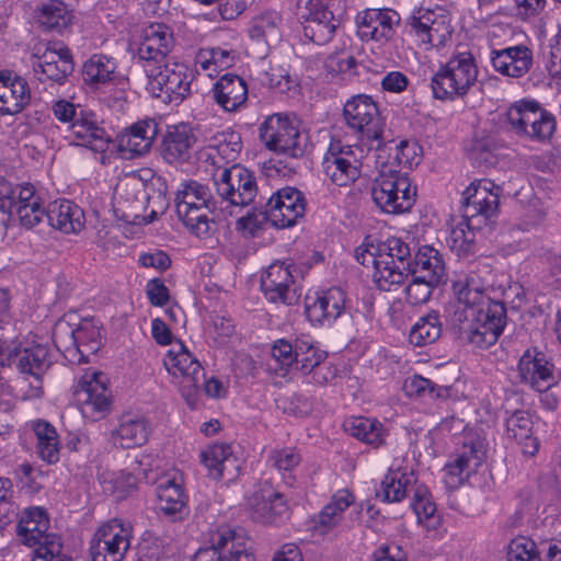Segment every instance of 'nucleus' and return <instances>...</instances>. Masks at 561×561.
<instances>
[{
  "instance_id": "obj_11",
  "label": "nucleus",
  "mask_w": 561,
  "mask_h": 561,
  "mask_svg": "<svg viewBox=\"0 0 561 561\" xmlns=\"http://www.w3.org/2000/svg\"><path fill=\"white\" fill-rule=\"evenodd\" d=\"M13 345L15 350L12 354L0 356V362L14 363L22 374L34 377L35 383H31L28 390L23 392V399L41 398L43 394L41 376L51 363L48 345L37 337L26 339L20 344L14 340Z\"/></svg>"
},
{
  "instance_id": "obj_20",
  "label": "nucleus",
  "mask_w": 561,
  "mask_h": 561,
  "mask_svg": "<svg viewBox=\"0 0 561 561\" xmlns=\"http://www.w3.org/2000/svg\"><path fill=\"white\" fill-rule=\"evenodd\" d=\"M485 459L484 444L471 440L459 448L450 460L444 466L443 481L447 489L457 490L474 474Z\"/></svg>"
},
{
  "instance_id": "obj_35",
  "label": "nucleus",
  "mask_w": 561,
  "mask_h": 561,
  "mask_svg": "<svg viewBox=\"0 0 561 561\" xmlns=\"http://www.w3.org/2000/svg\"><path fill=\"white\" fill-rule=\"evenodd\" d=\"M403 459H394L388 473L385 476L378 496L385 502H401L415 483L412 468L403 466Z\"/></svg>"
},
{
  "instance_id": "obj_43",
  "label": "nucleus",
  "mask_w": 561,
  "mask_h": 561,
  "mask_svg": "<svg viewBox=\"0 0 561 561\" xmlns=\"http://www.w3.org/2000/svg\"><path fill=\"white\" fill-rule=\"evenodd\" d=\"M151 433L150 423L142 416H125L112 437L115 444L123 448L144 445Z\"/></svg>"
},
{
  "instance_id": "obj_33",
  "label": "nucleus",
  "mask_w": 561,
  "mask_h": 561,
  "mask_svg": "<svg viewBox=\"0 0 561 561\" xmlns=\"http://www.w3.org/2000/svg\"><path fill=\"white\" fill-rule=\"evenodd\" d=\"M252 517L263 524H277L288 517L284 496L272 485H263L249 500Z\"/></svg>"
},
{
  "instance_id": "obj_50",
  "label": "nucleus",
  "mask_w": 561,
  "mask_h": 561,
  "mask_svg": "<svg viewBox=\"0 0 561 561\" xmlns=\"http://www.w3.org/2000/svg\"><path fill=\"white\" fill-rule=\"evenodd\" d=\"M473 219L462 218L455 222L449 230L447 243L458 255H467L473 251L476 230L482 226H474Z\"/></svg>"
},
{
  "instance_id": "obj_24",
  "label": "nucleus",
  "mask_w": 561,
  "mask_h": 561,
  "mask_svg": "<svg viewBox=\"0 0 561 561\" xmlns=\"http://www.w3.org/2000/svg\"><path fill=\"white\" fill-rule=\"evenodd\" d=\"M344 117L347 125L366 135L368 139H378L382 131V122L376 101L368 94L352 96L344 104Z\"/></svg>"
},
{
  "instance_id": "obj_34",
  "label": "nucleus",
  "mask_w": 561,
  "mask_h": 561,
  "mask_svg": "<svg viewBox=\"0 0 561 561\" xmlns=\"http://www.w3.org/2000/svg\"><path fill=\"white\" fill-rule=\"evenodd\" d=\"M65 139L73 146L90 148L95 152H104L110 142V137L105 130L100 127L92 115L83 114L73 121L66 128Z\"/></svg>"
},
{
  "instance_id": "obj_23",
  "label": "nucleus",
  "mask_w": 561,
  "mask_h": 561,
  "mask_svg": "<svg viewBox=\"0 0 561 561\" xmlns=\"http://www.w3.org/2000/svg\"><path fill=\"white\" fill-rule=\"evenodd\" d=\"M306 211L304 194L296 187L286 186L276 191L265 207L266 219L276 228L294 226Z\"/></svg>"
},
{
  "instance_id": "obj_40",
  "label": "nucleus",
  "mask_w": 561,
  "mask_h": 561,
  "mask_svg": "<svg viewBox=\"0 0 561 561\" xmlns=\"http://www.w3.org/2000/svg\"><path fill=\"white\" fill-rule=\"evenodd\" d=\"M49 225L64 233H78L84 227L83 210L68 199L55 201L47 209Z\"/></svg>"
},
{
  "instance_id": "obj_8",
  "label": "nucleus",
  "mask_w": 561,
  "mask_h": 561,
  "mask_svg": "<svg viewBox=\"0 0 561 561\" xmlns=\"http://www.w3.org/2000/svg\"><path fill=\"white\" fill-rule=\"evenodd\" d=\"M146 89L154 98L180 103L191 93L194 78L190 67L180 61L168 60L157 66H145Z\"/></svg>"
},
{
  "instance_id": "obj_44",
  "label": "nucleus",
  "mask_w": 561,
  "mask_h": 561,
  "mask_svg": "<svg viewBox=\"0 0 561 561\" xmlns=\"http://www.w3.org/2000/svg\"><path fill=\"white\" fill-rule=\"evenodd\" d=\"M412 273L425 277L430 283L440 284L446 278L443 255L431 245L421 247L414 256Z\"/></svg>"
},
{
  "instance_id": "obj_56",
  "label": "nucleus",
  "mask_w": 561,
  "mask_h": 561,
  "mask_svg": "<svg viewBox=\"0 0 561 561\" xmlns=\"http://www.w3.org/2000/svg\"><path fill=\"white\" fill-rule=\"evenodd\" d=\"M98 480L104 493L117 499L125 497L136 485V478L125 471L102 469L98 474Z\"/></svg>"
},
{
  "instance_id": "obj_17",
  "label": "nucleus",
  "mask_w": 561,
  "mask_h": 561,
  "mask_svg": "<svg viewBox=\"0 0 561 561\" xmlns=\"http://www.w3.org/2000/svg\"><path fill=\"white\" fill-rule=\"evenodd\" d=\"M56 347L67 356L79 362H87L89 354H94L101 345V329L94 320H83L77 329H71L66 322L58 323L54 331Z\"/></svg>"
},
{
  "instance_id": "obj_26",
  "label": "nucleus",
  "mask_w": 561,
  "mask_h": 561,
  "mask_svg": "<svg viewBox=\"0 0 561 561\" xmlns=\"http://www.w3.org/2000/svg\"><path fill=\"white\" fill-rule=\"evenodd\" d=\"M400 18L390 9H366L356 16L357 35L363 41L387 43L394 34Z\"/></svg>"
},
{
  "instance_id": "obj_55",
  "label": "nucleus",
  "mask_w": 561,
  "mask_h": 561,
  "mask_svg": "<svg viewBox=\"0 0 561 561\" xmlns=\"http://www.w3.org/2000/svg\"><path fill=\"white\" fill-rule=\"evenodd\" d=\"M11 296L8 289L0 288V356L11 355L15 350V328L10 313Z\"/></svg>"
},
{
  "instance_id": "obj_18",
  "label": "nucleus",
  "mask_w": 561,
  "mask_h": 561,
  "mask_svg": "<svg viewBox=\"0 0 561 561\" xmlns=\"http://www.w3.org/2000/svg\"><path fill=\"white\" fill-rule=\"evenodd\" d=\"M214 184L218 196L236 207L249 205L257 192L253 173L240 164L218 169L214 174Z\"/></svg>"
},
{
  "instance_id": "obj_53",
  "label": "nucleus",
  "mask_w": 561,
  "mask_h": 561,
  "mask_svg": "<svg viewBox=\"0 0 561 561\" xmlns=\"http://www.w3.org/2000/svg\"><path fill=\"white\" fill-rule=\"evenodd\" d=\"M158 507L165 515L181 513L185 505V495L181 483L175 479L161 481L157 488Z\"/></svg>"
},
{
  "instance_id": "obj_28",
  "label": "nucleus",
  "mask_w": 561,
  "mask_h": 561,
  "mask_svg": "<svg viewBox=\"0 0 561 561\" xmlns=\"http://www.w3.org/2000/svg\"><path fill=\"white\" fill-rule=\"evenodd\" d=\"M346 296L339 287H332L306 298V316L314 325L332 324L345 310Z\"/></svg>"
},
{
  "instance_id": "obj_22",
  "label": "nucleus",
  "mask_w": 561,
  "mask_h": 561,
  "mask_svg": "<svg viewBox=\"0 0 561 561\" xmlns=\"http://www.w3.org/2000/svg\"><path fill=\"white\" fill-rule=\"evenodd\" d=\"M32 67L39 81L62 83L73 71V60L67 46L61 43H49L43 51L36 48Z\"/></svg>"
},
{
  "instance_id": "obj_42",
  "label": "nucleus",
  "mask_w": 561,
  "mask_h": 561,
  "mask_svg": "<svg viewBox=\"0 0 561 561\" xmlns=\"http://www.w3.org/2000/svg\"><path fill=\"white\" fill-rule=\"evenodd\" d=\"M534 421L526 411H515L506 419L507 436L516 440L525 455L534 456L539 448V442L533 436Z\"/></svg>"
},
{
  "instance_id": "obj_1",
  "label": "nucleus",
  "mask_w": 561,
  "mask_h": 561,
  "mask_svg": "<svg viewBox=\"0 0 561 561\" xmlns=\"http://www.w3.org/2000/svg\"><path fill=\"white\" fill-rule=\"evenodd\" d=\"M505 324V307L496 300H488L485 306L478 309L456 311L454 316L459 337L480 348L493 345Z\"/></svg>"
},
{
  "instance_id": "obj_46",
  "label": "nucleus",
  "mask_w": 561,
  "mask_h": 561,
  "mask_svg": "<svg viewBox=\"0 0 561 561\" xmlns=\"http://www.w3.org/2000/svg\"><path fill=\"white\" fill-rule=\"evenodd\" d=\"M201 461L208 470V476L215 480L222 479L230 468H238L231 446L227 444L208 446L201 453Z\"/></svg>"
},
{
  "instance_id": "obj_59",
  "label": "nucleus",
  "mask_w": 561,
  "mask_h": 561,
  "mask_svg": "<svg viewBox=\"0 0 561 561\" xmlns=\"http://www.w3.org/2000/svg\"><path fill=\"white\" fill-rule=\"evenodd\" d=\"M402 390L409 398L416 399L439 398L444 391L442 388H436L430 379L420 375L405 378Z\"/></svg>"
},
{
  "instance_id": "obj_64",
  "label": "nucleus",
  "mask_w": 561,
  "mask_h": 561,
  "mask_svg": "<svg viewBox=\"0 0 561 561\" xmlns=\"http://www.w3.org/2000/svg\"><path fill=\"white\" fill-rule=\"evenodd\" d=\"M422 158V148L415 141L402 140L397 146L394 159L399 165L411 169L417 165Z\"/></svg>"
},
{
  "instance_id": "obj_27",
  "label": "nucleus",
  "mask_w": 561,
  "mask_h": 561,
  "mask_svg": "<svg viewBox=\"0 0 561 561\" xmlns=\"http://www.w3.org/2000/svg\"><path fill=\"white\" fill-rule=\"evenodd\" d=\"M174 37L169 26L161 23H152L142 31L141 42L138 47V57L146 65L157 66L165 61L172 50Z\"/></svg>"
},
{
  "instance_id": "obj_45",
  "label": "nucleus",
  "mask_w": 561,
  "mask_h": 561,
  "mask_svg": "<svg viewBox=\"0 0 561 561\" xmlns=\"http://www.w3.org/2000/svg\"><path fill=\"white\" fill-rule=\"evenodd\" d=\"M355 502V496L346 489L339 490L318 514L316 529L325 534L335 527L342 519L343 513Z\"/></svg>"
},
{
  "instance_id": "obj_63",
  "label": "nucleus",
  "mask_w": 561,
  "mask_h": 561,
  "mask_svg": "<svg viewBox=\"0 0 561 561\" xmlns=\"http://www.w3.org/2000/svg\"><path fill=\"white\" fill-rule=\"evenodd\" d=\"M507 561H541L533 540L526 537L513 539L507 548Z\"/></svg>"
},
{
  "instance_id": "obj_37",
  "label": "nucleus",
  "mask_w": 561,
  "mask_h": 561,
  "mask_svg": "<svg viewBox=\"0 0 561 561\" xmlns=\"http://www.w3.org/2000/svg\"><path fill=\"white\" fill-rule=\"evenodd\" d=\"M215 102L226 112H237L245 105L248 87L242 78L236 75L222 76L211 89Z\"/></svg>"
},
{
  "instance_id": "obj_57",
  "label": "nucleus",
  "mask_w": 561,
  "mask_h": 561,
  "mask_svg": "<svg viewBox=\"0 0 561 561\" xmlns=\"http://www.w3.org/2000/svg\"><path fill=\"white\" fill-rule=\"evenodd\" d=\"M442 333V324L436 312L420 318L411 328L409 340L415 346L434 343Z\"/></svg>"
},
{
  "instance_id": "obj_41",
  "label": "nucleus",
  "mask_w": 561,
  "mask_h": 561,
  "mask_svg": "<svg viewBox=\"0 0 561 561\" xmlns=\"http://www.w3.org/2000/svg\"><path fill=\"white\" fill-rule=\"evenodd\" d=\"M36 438V454L46 463L54 465L60 459V438L56 427L45 420H33L28 423Z\"/></svg>"
},
{
  "instance_id": "obj_51",
  "label": "nucleus",
  "mask_w": 561,
  "mask_h": 561,
  "mask_svg": "<svg viewBox=\"0 0 561 561\" xmlns=\"http://www.w3.org/2000/svg\"><path fill=\"white\" fill-rule=\"evenodd\" d=\"M116 61L103 54L92 55L82 67L83 80L90 84H103L114 79Z\"/></svg>"
},
{
  "instance_id": "obj_48",
  "label": "nucleus",
  "mask_w": 561,
  "mask_h": 561,
  "mask_svg": "<svg viewBox=\"0 0 561 561\" xmlns=\"http://www.w3.org/2000/svg\"><path fill=\"white\" fill-rule=\"evenodd\" d=\"M344 427L352 436L374 447H379L385 442L386 431L376 419L352 416L344 423Z\"/></svg>"
},
{
  "instance_id": "obj_54",
  "label": "nucleus",
  "mask_w": 561,
  "mask_h": 561,
  "mask_svg": "<svg viewBox=\"0 0 561 561\" xmlns=\"http://www.w3.org/2000/svg\"><path fill=\"white\" fill-rule=\"evenodd\" d=\"M412 508L416 515L419 524L427 530H436L442 523V518L436 511L428 491L423 486H417L414 492Z\"/></svg>"
},
{
  "instance_id": "obj_39",
  "label": "nucleus",
  "mask_w": 561,
  "mask_h": 561,
  "mask_svg": "<svg viewBox=\"0 0 561 561\" xmlns=\"http://www.w3.org/2000/svg\"><path fill=\"white\" fill-rule=\"evenodd\" d=\"M196 138L186 124L169 127L162 141V156L169 163L183 162L190 159Z\"/></svg>"
},
{
  "instance_id": "obj_25",
  "label": "nucleus",
  "mask_w": 561,
  "mask_h": 561,
  "mask_svg": "<svg viewBox=\"0 0 561 561\" xmlns=\"http://www.w3.org/2000/svg\"><path fill=\"white\" fill-rule=\"evenodd\" d=\"M373 250H375L373 243H365L356 249L355 257L362 265H373V278L378 288L389 291L403 284L409 276L408 267L387 261V255L378 256Z\"/></svg>"
},
{
  "instance_id": "obj_16",
  "label": "nucleus",
  "mask_w": 561,
  "mask_h": 561,
  "mask_svg": "<svg viewBox=\"0 0 561 561\" xmlns=\"http://www.w3.org/2000/svg\"><path fill=\"white\" fill-rule=\"evenodd\" d=\"M133 527L119 518L103 523L95 530L90 551L92 561H123L130 548Z\"/></svg>"
},
{
  "instance_id": "obj_4",
  "label": "nucleus",
  "mask_w": 561,
  "mask_h": 561,
  "mask_svg": "<svg viewBox=\"0 0 561 561\" xmlns=\"http://www.w3.org/2000/svg\"><path fill=\"white\" fill-rule=\"evenodd\" d=\"M371 197L376 206L386 214L409 211L415 203L416 187L410 178L391 168H383L374 180Z\"/></svg>"
},
{
  "instance_id": "obj_19",
  "label": "nucleus",
  "mask_w": 561,
  "mask_h": 561,
  "mask_svg": "<svg viewBox=\"0 0 561 561\" xmlns=\"http://www.w3.org/2000/svg\"><path fill=\"white\" fill-rule=\"evenodd\" d=\"M501 192L489 179L472 182L462 193L465 217L477 221L474 226H485L497 215Z\"/></svg>"
},
{
  "instance_id": "obj_32",
  "label": "nucleus",
  "mask_w": 561,
  "mask_h": 561,
  "mask_svg": "<svg viewBox=\"0 0 561 561\" xmlns=\"http://www.w3.org/2000/svg\"><path fill=\"white\" fill-rule=\"evenodd\" d=\"M518 374L523 382L536 391L549 390L557 383L553 365L537 350H527L519 359Z\"/></svg>"
},
{
  "instance_id": "obj_2",
  "label": "nucleus",
  "mask_w": 561,
  "mask_h": 561,
  "mask_svg": "<svg viewBox=\"0 0 561 561\" xmlns=\"http://www.w3.org/2000/svg\"><path fill=\"white\" fill-rule=\"evenodd\" d=\"M478 68L468 51L453 56L434 73L431 81L433 95L437 100H455L466 95L474 85Z\"/></svg>"
},
{
  "instance_id": "obj_38",
  "label": "nucleus",
  "mask_w": 561,
  "mask_h": 561,
  "mask_svg": "<svg viewBox=\"0 0 561 561\" xmlns=\"http://www.w3.org/2000/svg\"><path fill=\"white\" fill-rule=\"evenodd\" d=\"M30 90L25 80L11 72L0 73V113H20L30 101Z\"/></svg>"
},
{
  "instance_id": "obj_61",
  "label": "nucleus",
  "mask_w": 561,
  "mask_h": 561,
  "mask_svg": "<svg viewBox=\"0 0 561 561\" xmlns=\"http://www.w3.org/2000/svg\"><path fill=\"white\" fill-rule=\"evenodd\" d=\"M374 251L378 256L387 255V261L396 262L397 264L403 265L405 267L409 266L408 259L410 257V248L399 238H389L379 247L375 245Z\"/></svg>"
},
{
  "instance_id": "obj_14",
  "label": "nucleus",
  "mask_w": 561,
  "mask_h": 561,
  "mask_svg": "<svg viewBox=\"0 0 561 561\" xmlns=\"http://www.w3.org/2000/svg\"><path fill=\"white\" fill-rule=\"evenodd\" d=\"M343 4V0H298L305 35L319 45L328 43L340 24Z\"/></svg>"
},
{
  "instance_id": "obj_5",
  "label": "nucleus",
  "mask_w": 561,
  "mask_h": 561,
  "mask_svg": "<svg viewBox=\"0 0 561 561\" xmlns=\"http://www.w3.org/2000/svg\"><path fill=\"white\" fill-rule=\"evenodd\" d=\"M211 194L209 188L195 181L182 182L175 193V208L179 218L197 237L206 236L211 226Z\"/></svg>"
},
{
  "instance_id": "obj_58",
  "label": "nucleus",
  "mask_w": 561,
  "mask_h": 561,
  "mask_svg": "<svg viewBox=\"0 0 561 561\" xmlns=\"http://www.w3.org/2000/svg\"><path fill=\"white\" fill-rule=\"evenodd\" d=\"M301 456L299 451L293 447H283L274 449L270 453L267 462L274 467L284 477L288 473V478L293 479L294 470L299 466Z\"/></svg>"
},
{
  "instance_id": "obj_62",
  "label": "nucleus",
  "mask_w": 561,
  "mask_h": 561,
  "mask_svg": "<svg viewBox=\"0 0 561 561\" xmlns=\"http://www.w3.org/2000/svg\"><path fill=\"white\" fill-rule=\"evenodd\" d=\"M438 285V283H430L425 277L412 273V279L404 289L407 300L411 305L425 304L428 301L433 288Z\"/></svg>"
},
{
  "instance_id": "obj_9",
  "label": "nucleus",
  "mask_w": 561,
  "mask_h": 561,
  "mask_svg": "<svg viewBox=\"0 0 561 561\" xmlns=\"http://www.w3.org/2000/svg\"><path fill=\"white\" fill-rule=\"evenodd\" d=\"M259 136L266 149L290 158L302 157L309 148L307 133L286 115L273 114L259 127Z\"/></svg>"
},
{
  "instance_id": "obj_6",
  "label": "nucleus",
  "mask_w": 561,
  "mask_h": 561,
  "mask_svg": "<svg viewBox=\"0 0 561 561\" xmlns=\"http://www.w3.org/2000/svg\"><path fill=\"white\" fill-rule=\"evenodd\" d=\"M206 542L193 561H253L250 538L241 527L219 525L207 533Z\"/></svg>"
},
{
  "instance_id": "obj_49",
  "label": "nucleus",
  "mask_w": 561,
  "mask_h": 561,
  "mask_svg": "<svg viewBox=\"0 0 561 561\" xmlns=\"http://www.w3.org/2000/svg\"><path fill=\"white\" fill-rule=\"evenodd\" d=\"M35 19L46 30L61 31L72 20L71 12L60 0H50L37 7Z\"/></svg>"
},
{
  "instance_id": "obj_47",
  "label": "nucleus",
  "mask_w": 561,
  "mask_h": 561,
  "mask_svg": "<svg viewBox=\"0 0 561 561\" xmlns=\"http://www.w3.org/2000/svg\"><path fill=\"white\" fill-rule=\"evenodd\" d=\"M283 16L276 10L255 15L249 26V36L256 42L276 43L282 36Z\"/></svg>"
},
{
  "instance_id": "obj_13",
  "label": "nucleus",
  "mask_w": 561,
  "mask_h": 561,
  "mask_svg": "<svg viewBox=\"0 0 561 561\" xmlns=\"http://www.w3.org/2000/svg\"><path fill=\"white\" fill-rule=\"evenodd\" d=\"M73 397L82 416L88 421L102 420L111 410L107 378L102 371L87 370L73 387Z\"/></svg>"
},
{
  "instance_id": "obj_3",
  "label": "nucleus",
  "mask_w": 561,
  "mask_h": 561,
  "mask_svg": "<svg viewBox=\"0 0 561 561\" xmlns=\"http://www.w3.org/2000/svg\"><path fill=\"white\" fill-rule=\"evenodd\" d=\"M49 519L41 507L26 510L18 525L19 539L34 547L33 561H70L61 552V543L55 534H48Z\"/></svg>"
},
{
  "instance_id": "obj_21",
  "label": "nucleus",
  "mask_w": 561,
  "mask_h": 561,
  "mask_svg": "<svg viewBox=\"0 0 561 561\" xmlns=\"http://www.w3.org/2000/svg\"><path fill=\"white\" fill-rule=\"evenodd\" d=\"M491 271L488 266L472 268L466 273H459L453 282V290L458 307L462 310L478 309L492 300Z\"/></svg>"
},
{
  "instance_id": "obj_29",
  "label": "nucleus",
  "mask_w": 561,
  "mask_h": 561,
  "mask_svg": "<svg viewBox=\"0 0 561 561\" xmlns=\"http://www.w3.org/2000/svg\"><path fill=\"white\" fill-rule=\"evenodd\" d=\"M10 199L12 204L9 208L11 213V224L14 221L13 211L19 222L26 229H31L47 218V210L43 205L41 196L31 184H24L10 190Z\"/></svg>"
},
{
  "instance_id": "obj_52",
  "label": "nucleus",
  "mask_w": 561,
  "mask_h": 561,
  "mask_svg": "<svg viewBox=\"0 0 561 561\" xmlns=\"http://www.w3.org/2000/svg\"><path fill=\"white\" fill-rule=\"evenodd\" d=\"M233 61L232 50L221 47L202 48L195 56V65L206 71L209 77L231 67Z\"/></svg>"
},
{
  "instance_id": "obj_12",
  "label": "nucleus",
  "mask_w": 561,
  "mask_h": 561,
  "mask_svg": "<svg viewBox=\"0 0 561 561\" xmlns=\"http://www.w3.org/2000/svg\"><path fill=\"white\" fill-rule=\"evenodd\" d=\"M408 24L411 35L424 50L445 46L451 38V16L443 8H419L409 18Z\"/></svg>"
},
{
  "instance_id": "obj_36",
  "label": "nucleus",
  "mask_w": 561,
  "mask_h": 561,
  "mask_svg": "<svg viewBox=\"0 0 561 561\" xmlns=\"http://www.w3.org/2000/svg\"><path fill=\"white\" fill-rule=\"evenodd\" d=\"M158 131V123L154 119L139 121L119 135V150L131 157L145 154L150 150Z\"/></svg>"
},
{
  "instance_id": "obj_31",
  "label": "nucleus",
  "mask_w": 561,
  "mask_h": 561,
  "mask_svg": "<svg viewBox=\"0 0 561 561\" xmlns=\"http://www.w3.org/2000/svg\"><path fill=\"white\" fill-rule=\"evenodd\" d=\"M490 61L496 72L510 78H522L531 69L534 54L526 44L512 45L493 49Z\"/></svg>"
},
{
  "instance_id": "obj_30",
  "label": "nucleus",
  "mask_w": 561,
  "mask_h": 561,
  "mask_svg": "<svg viewBox=\"0 0 561 561\" xmlns=\"http://www.w3.org/2000/svg\"><path fill=\"white\" fill-rule=\"evenodd\" d=\"M261 288L271 302L291 305L296 299L291 265L285 262L271 264L262 276Z\"/></svg>"
},
{
  "instance_id": "obj_7",
  "label": "nucleus",
  "mask_w": 561,
  "mask_h": 561,
  "mask_svg": "<svg viewBox=\"0 0 561 561\" xmlns=\"http://www.w3.org/2000/svg\"><path fill=\"white\" fill-rule=\"evenodd\" d=\"M505 116L510 128L516 135L533 141L546 142L557 129L556 116L534 100L514 102Z\"/></svg>"
},
{
  "instance_id": "obj_60",
  "label": "nucleus",
  "mask_w": 561,
  "mask_h": 561,
  "mask_svg": "<svg viewBox=\"0 0 561 561\" xmlns=\"http://www.w3.org/2000/svg\"><path fill=\"white\" fill-rule=\"evenodd\" d=\"M142 197H145L144 185L135 175H127L116 184L114 198L118 204L130 206Z\"/></svg>"
},
{
  "instance_id": "obj_10",
  "label": "nucleus",
  "mask_w": 561,
  "mask_h": 561,
  "mask_svg": "<svg viewBox=\"0 0 561 561\" xmlns=\"http://www.w3.org/2000/svg\"><path fill=\"white\" fill-rule=\"evenodd\" d=\"M362 153L358 146L332 137L321 162L324 179L339 187L355 183L362 175Z\"/></svg>"
},
{
  "instance_id": "obj_15",
  "label": "nucleus",
  "mask_w": 561,
  "mask_h": 561,
  "mask_svg": "<svg viewBox=\"0 0 561 561\" xmlns=\"http://www.w3.org/2000/svg\"><path fill=\"white\" fill-rule=\"evenodd\" d=\"M163 365L172 381L180 388L182 397L188 404H193L203 377L201 363L181 341H176L167 352Z\"/></svg>"
}]
</instances>
